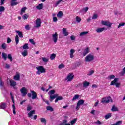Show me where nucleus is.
Listing matches in <instances>:
<instances>
[{"label": "nucleus", "instance_id": "nucleus-1", "mask_svg": "<svg viewBox=\"0 0 125 125\" xmlns=\"http://www.w3.org/2000/svg\"><path fill=\"white\" fill-rule=\"evenodd\" d=\"M55 98H56L55 101V103H57L59 100H63V97L59 96L58 94H56L54 95H50V101L51 102H52V100L55 99Z\"/></svg>", "mask_w": 125, "mask_h": 125}, {"label": "nucleus", "instance_id": "nucleus-2", "mask_svg": "<svg viewBox=\"0 0 125 125\" xmlns=\"http://www.w3.org/2000/svg\"><path fill=\"white\" fill-rule=\"evenodd\" d=\"M94 60V56L92 54H89L86 56L84 59L85 62H91Z\"/></svg>", "mask_w": 125, "mask_h": 125}, {"label": "nucleus", "instance_id": "nucleus-3", "mask_svg": "<svg viewBox=\"0 0 125 125\" xmlns=\"http://www.w3.org/2000/svg\"><path fill=\"white\" fill-rule=\"evenodd\" d=\"M36 69L38 71L36 72L38 75H41V74H42V73H45V69L43 66H39L37 67Z\"/></svg>", "mask_w": 125, "mask_h": 125}, {"label": "nucleus", "instance_id": "nucleus-4", "mask_svg": "<svg viewBox=\"0 0 125 125\" xmlns=\"http://www.w3.org/2000/svg\"><path fill=\"white\" fill-rule=\"evenodd\" d=\"M110 101H111V102H113V100H112V98H111V97H105L103 98L102 103H109Z\"/></svg>", "mask_w": 125, "mask_h": 125}, {"label": "nucleus", "instance_id": "nucleus-5", "mask_svg": "<svg viewBox=\"0 0 125 125\" xmlns=\"http://www.w3.org/2000/svg\"><path fill=\"white\" fill-rule=\"evenodd\" d=\"M84 103V100H80L78 101V102L77 103V106H76V110L78 111V110H80V108H81V105H83Z\"/></svg>", "mask_w": 125, "mask_h": 125}, {"label": "nucleus", "instance_id": "nucleus-6", "mask_svg": "<svg viewBox=\"0 0 125 125\" xmlns=\"http://www.w3.org/2000/svg\"><path fill=\"white\" fill-rule=\"evenodd\" d=\"M36 26H34V28H40L42 25V20L40 18L37 19L36 21Z\"/></svg>", "mask_w": 125, "mask_h": 125}, {"label": "nucleus", "instance_id": "nucleus-7", "mask_svg": "<svg viewBox=\"0 0 125 125\" xmlns=\"http://www.w3.org/2000/svg\"><path fill=\"white\" fill-rule=\"evenodd\" d=\"M102 25L107 26L109 28H110V27L112 26V23L110 22L109 21H102Z\"/></svg>", "mask_w": 125, "mask_h": 125}, {"label": "nucleus", "instance_id": "nucleus-8", "mask_svg": "<svg viewBox=\"0 0 125 125\" xmlns=\"http://www.w3.org/2000/svg\"><path fill=\"white\" fill-rule=\"evenodd\" d=\"M52 40L55 43L57 42V41H58V34L56 32L55 34H52Z\"/></svg>", "mask_w": 125, "mask_h": 125}, {"label": "nucleus", "instance_id": "nucleus-9", "mask_svg": "<svg viewBox=\"0 0 125 125\" xmlns=\"http://www.w3.org/2000/svg\"><path fill=\"white\" fill-rule=\"evenodd\" d=\"M20 91L21 92L22 96H26V95H27V93H28L27 89H26V87H23L21 89Z\"/></svg>", "mask_w": 125, "mask_h": 125}, {"label": "nucleus", "instance_id": "nucleus-10", "mask_svg": "<svg viewBox=\"0 0 125 125\" xmlns=\"http://www.w3.org/2000/svg\"><path fill=\"white\" fill-rule=\"evenodd\" d=\"M31 92L32 93V99L33 100L36 99V98H38V95L37 94V93L35 92V91H31Z\"/></svg>", "mask_w": 125, "mask_h": 125}, {"label": "nucleus", "instance_id": "nucleus-11", "mask_svg": "<svg viewBox=\"0 0 125 125\" xmlns=\"http://www.w3.org/2000/svg\"><path fill=\"white\" fill-rule=\"evenodd\" d=\"M35 114H36V110H33L30 111V112L28 113V118H31V119H33L32 117L33 116V115H35Z\"/></svg>", "mask_w": 125, "mask_h": 125}, {"label": "nucleus", "instance_id": "nucleus-12", "mask_svg": "<svg viewBox=\"0 0 125 125\" xmlns=\"http://www.w3.org/2000/svg\"><path fill=\"white\" fill-rule=\"evenodd\" d=\"M62 34L64 37H67L69 35V32L67 31V29L66 28H63L62 29Z\"/></svg>", "mask_w": 125, "mask_h": 125}, {"label": "nucleus", "instance_id": "nucleus-13", "mask_svg": "<svg viewBox=\"0 0 125 125\" xmlns=\"http://www.w3.org/2000/svg\"><path fill=\"white\" fill-rule=\"evenodd\" d=\"M14 79L15 81H20V73L17 72L16 75L14 77Z\"/></svg>", "mask_w": 125, "mask_h": 125}, {"label": "nucleus", "instance_id": "nucleus-14", "mask_svg": "<svg viewBox=\"0 0 125 125\" xmlns=\"http://www.w3.org/2000/svg\"><path fill=\"white\" fill-rule=\"evenodd\" d=\"M119 82V78H115L113 81L111 82L110 85H115Z\"/></svg>", "mask_w": 125, "mask_h": 125}, {"label": "nucleus", "instance_id": "nucleus-15", "mask_svg": "<svg viewBox=\"0 0 125 125\" xmlns=\"http://www.w3.org/2000/svg\"><path fill=\"white\" fill-rule=\"evenodd\" d=\"M67 79L68 81L71 82L73 79H74V75L72 74H69V75L67 77Z\"/></svg>", "mask_w": 125, "mask_h": 125}, {"label": "nucleus", "instance_id": "nucleus-16", "mask_svg": "<svg viewBox=\"0 0 125 125\" xmlns=\"http://www.w3.org/2000/svg\"><path fill=\"white\" fill-rule=\"evenodd\" d=\"M89 53V49H88V47L86 48L84 50V51L83 53V56H85L87 53Z\"/></svg>", "mask_w": 125, "mask_h": 125}, {"label": "nucleus", "instance_id": "nucleus-17", "mask_svg": "<svg viewBox=\"0 0 125 125\" xmlns=\"http://www.w3.org/2000/svg\"><path fill=\"white\" fill-rule=\"evenodd\" d=\"M104 30H107V29H106V28H105V27L99 28L97 29L96 31L98 33H101V32H103V31H104Z\"/></svg>", "mask_w": 125, "mask_h": 125}, {"label": "nucleus", "instance_id": "nucleus-18", "mask_svg": "<svg viewBox=\"0 0 125 125\" xmlns=\"http://www.w3.org/2000/svg\"><path fill=\"white\" fill-rule=\"evenodd\" d=\"M6 107V104L5 103H1L0 104V109H4Z\"/></svg>", "mask_w": 125, "mask_h": 125}, {"label": "nucleus", "instance_id": "nucleus-19", "mask_svg": "<svg viewBox=\"0 0 125 125\" xmlns=\"http://www.w3.org/2000/svg\"><path fill=\"white\" fill-rule=\"evenodd\" d=\"M10 85L11 86H13V87H14V88H15V85H16L17 83H16V82L13 81V80H10Z\"/></svg>", "mask_w": 125, "mask_h": 125}, {"label": "nucleus", "instance_id": "nucleus-20", "mask_svg": "<svg viewBox=\"0 0 125 125\" xmlns=\"http://www.w3.org/2000/svg\"><path fill=\"white\" fill-rule=\"evenodd\" d=\"M83 87H87V86L89 85L90 83L87 81H84L83 82Z\"/></svg>", "mask_w": 125, "mask_h": 125}, {"label": "nucleus", "instance_id": "nucleus-21", "mask_svg": "<svg viewBox=\"0 0 125 125\" xmlns=\"http://www.w3.org/2000/svg\"><path fill=\"white\" fill-rule=\"evenodd\" d=\"M2 58L6 61V59H7V54L4 52L2 53Z\"/></svg>", "mask_w": 125, "mask_h": 125}, {"label": "nucleus", "instance_id": "nucleus-22", "mask_svg": "<svg viewBox=\"0 0 125 125\" xmlns=\"http://www.w3.org/2000/svg\"><path fill=\"white\" fill-rule=\"evenodd\" d=\"M57 16L58 18H62L63 17V12L60 11L57 15Z\"/></svg>", "mask_w": 125, "mask_h": 125}, {"label": "nucleus", "instance_id": "nucleus-23", "mask_svg": "<svg viewBox=\"0 0 125 125\" xmlns=\"http://www.w3.org/2000/svg\"><path fill=\"white\" fill-rule=\"evenodd\" d=\"M0 87L1 89H3L4 88V83L2 82V81H1V79H0Z\"/></svg>", "mask_w": 125, "mask_h": 125}, {"label": "nucleus", "instance_id": "nucleus-24", "mask_svg": "<svg viewBox=\"0 0 125 125\" xmlns=\"http://www.w3.org/2000/svg\"><path fill=\"white\" fill-rule=\"evenodd\" d=\"M16 33H17V34H18L19 37L20 38H23V32L17 30L16 31Z\"/></svg>", "mask_w": 125, "mask_h": 125}, {"label": "nucleus", "instance_id": "nucleus-25", "mask_svg": "<svg viewBox=\"0 0 125 125\" xmlns=\"http://www.w3.org/2000/svg\"><path fill=\"white\" fill-rule=\"evenodd\" d=\"M43 6V4L42 3L39 4L38 6H36V8L39 9V10H41V9H42V7Z\"/></svg>", "mask_w": 125, "mask_h": 125}, {"label": "nucleus", "instance_id": "nucleus-26", "mask_svg": "<svg viewBox=\"0 0 125 125\" xmlns=\"http://www.w3.org/2000/svg\"><path fill=\"white\" fill-rule=\"evenodd\" d=\"M21 55L23 57H26L28 55V51L27 50H24L23 52L21 53Z\"/></svg>", "mask_w": 125, "mask_h": 125}, {"label": "nucleus", "instance_id": "nucleus-27", "mask_svg": "<svg viewBox=\"0 0 125 125\" xmlns=\"http://www.w3.org/2000/svg\"><path fill=\"white\" fill-rule=\"evenodd\" d=\"M111 111L112 112H117L119 111V109L118 108V107H116L115 105H113L111 108Z\"/></svg>", "mask_w": 125, "mask_h": 125}, {"label": "nucleus", "instance_id": "nucleus-28", "mask_svg": "<svg viewBox=\"0 0 125 125\" xmlns=\"http://www.w3.org/2000/svg\"><path fill=\"white\" fill-rule=\"evenodd\" d=\"M112 117V113H109L106 115L104 117L105 120H108V119H110Z\"/></svg>", "mask_w": 125, "mask_h": 125}, {"label": "nucleus", "instance_id": "nucleus-29", "mask_svg": "<svg viewBox=\"0 0 125 125\" xmlns=\"http://www.w3.org/2000/svg\"><path fill=\"white\" fill-rule=\"evenodd\" d=\"M80 98V95L78 94L75 95L72 99V101H75L76 99H79Z\"/></svg>", "mask_w": 125, "mask_h": 125}, {"label": "nucleus", "instance_id": "nucleus-30", "mask_svg": "<svg viewBox=\"0 0 125 125\" xmlns=\"http://www.w3.org/2000/svg\"><path fill=\"white\" fill-rule=\"evenodd\" d=\"M46 110H47V111H50L51 112H53V111H54L53 108H52V107H51L50 106H47Z\"/></svg>", "mask_w": 125, "mask_h": 125}, {"label": "nucleus", "instance_id": "nucleus-31", "mask_svg": "<svg viewBox=\"0 0 125 125\" xmlns=\"http://www.w3.org/2000/svg\"><path fill=\"white\" fill-rule=\"evenodd\" d=\"M77 121H78V118H75L72 121H71L70 124L71 125H75L76 123L77 122Z\"/></svg>", "mask_w": 125, "mask_h": 125}, {"label": "nucleus", "instance_id": "nucleus-32", "mask_svg": "<svg viewBox=\"0 0 125 125\" xmlns=\"http://www.w3.org/2000/svg\"><path fill=\"white\" fill-rule=\"evenodd\" d=\"M31 110H33V106L30 104L27 105V111L28 112H30V111H31Z\"/></svg>", "mask_w": 125, "mask_h": 125}, {"label": "nucleus", "instance_id": "nucleus-33", "mask_svg": "<svg viewBox=\"0 0 125 125\" xmlns=\"http://www.w3.org/2000/svg\"><path fill=\"white\" fill-rule=\"evenodd\" d=\"M87 34H88V32L87 31H84L83 32H81L80 34V37H83V36H85Z\"/></svg>", "mask_w": 125, "mask_h": 125}, {"label": "nucleus", "instance_id": "nucleus-34", "mask_svg": "<svg viewBox=\"0 0 125 125\" xmlns=\"http://www.w3.org/2000/svg\"><path fill=\"white\" fill-rule=\"evenodd\" d=\"M15 42H16V44H17L18 43H19V37L18 36V35H16L15 36Z\"/></svg>", "mask_w": 125, "mask_h": 125}, {"label": "nucleus", "instance_id": "nucleus-35", "mask_svg": "<svg viewBox=\"0 0 125 125\" xmlns=\"http://www.w3.org/2000/svg\"><path fill=\"white\" fill-rule=\"evenodd\" d=\"M77 87H80V89H82V88H83V84L82 83H78L77 86Z\"/></svg>", "mask_w": 125, "mask_h": 125}, {"label": "nucleus", "instance_id": "nucleus-36", "mask_svg": "<svg viewBox=\"0 0 125 125\" xmlns=\"http://www.w3.org/2000/svg\"><path fill=\"white\" fill-rule=\"evenodd\" d=\"M18 2H15V1H11V6H14V5H17Z\"/></svg>", "mask_w": 125, "mask_h": 125}, {"label": "nucleus", "instance_id": "nucleus-37", "mask_svg": "<svg viewBox=\"0 0 125 125\" xmlns=\"http://www.w3.org/2000/svg\"><path fill=\"white\" fill-rule=\"evenodd\" d=\"M55 57H56V54H52L50 56V60H53L54 59H55Z\"/></svg>", "mask_w": 125, "mask_h": 125}, {"label": "nucleus", "instance_id": "nucleus-38", "mask_svg": "<svg viewBox=\"0 0 125 125\" xmlns=\"http://www.w3.org/2000/svg\"><path fill=\"white\" fill-rule=\"evenodd\" d=\"M108 80H113V79H115V75H111L108 76L107 77Z\"/></svg>", "mask_w": 125, "mask_h": 125}, {"label": "nucleus", "instance_id": "nucleus-39", "mask_svg": "<svg viewBox=\"0 0 125 125\" xmlns=\"http://www.w3.org/2000/svg\"><path fill=\"white\" fill-rule=\"evenodd\" d=\"M22 48H23V49H29V46H28V43H25L24 45H23Z\"/></svg>", "mask_w": 125, "mask_h": 125}, {"label": "nucleus", "instance_id": "nucleus-40", "mask_svg": "<svg viewBox=\"0 0 125 125\" xmlns=\"http://www.w3.org/2000/svg\"><path fill=\"white\" fill-rule=\"evenodd\" d=\"M40 121L41 123H43V124H46V120H45V118H41L40 119Z\"/></svg>", "mask_w": 125, "mask_h": 125}, {"label": "nucleus", "instance_id": "nucleus-41", "mask_svg": "<svg viewBox=\"0 0 125 125\" xmlns=\"http://www.w3.org/2000/svg\"><path fill=\"white\" fill-rule=\"evenodd\" d=\"M123 124V121H118L116 123V124H112V125H121Z\"/></svg>", "mask_w": 125, "mask_h": 125}, {"label": "nucleus", "instance_id": "nucleus-42", "mask_svg": "<svg viewBox=\"0 0 125 125\" xmlns=\"http://www.w3.org/2000/svg\"><path fill=\"white\" fill-rule=\"evenodd\" d=\"M7 45L5 43H3L1 45V48L2 49H6Z\"/></svg>", "mask_w": 125, "mask_h": 125}, {"label": "nucleus", "instance_id": "nucleus-43", "mask_svg": "<svg viewBox=\"0 0 125 125\" xmlns=\"http://www.w3.org/2000/svg\"><path fill=\"white\" fill-rule=\"evenodd\" d=\"M97 17H98V15L96 14H94L92 16V19L95 20V19H97Z\"/></svg>", "mask_w": 125, "mask_h": 125}, {"label": "nucleus", "instance_id": "nucleus-44", "mask_svg": "<svg viewBox=\"0 0 125 125\" xmlns=\"http://www.w3.org/2000/svg\"><path fill=\"white\" fill-rule=\"evenodd\" d=\"M121 77H123V76H125V67H124L123 69V71L121 72Z\"/></svg>", "mask_w": 125, "mask_h": 125}, {"label": "nucleus", "instance_id": "nucleus-45", "mask_svg": "<svg viewBox=\"0 0 125 125\" xmlns=\"http://www.w3.org/2000/svg\"><path fill=\"white\" fill-rule=\"evenodd\" d=\"M7 58L8 59H9L11 62H12L13 59H12V56H11V54H8L7 56Z\"/></svg>", "mask_w": 125, "mask_h": 125}, {"label": "nucleus", "instance_id": "nucleus-46", "mask_svg": "<svg viewBox=\"0 0 125 125\" xmlns=\"http://www.w3.org/2000/svg\"><path fill=\"white\" fill-rule=\"evenodd\" d=\"M10 95L11 96V100L12 101V102H13V104H14V103H15V102H14V97L13 96L12 92L10 93Z\"/></svg>", "mask_w": 125, "mask_h": 125}, {"label": "nucleus", "instance_id": "nucleus-47", "mask_svg": "<svg viewBox=\"0 0 125 125\" xmlns=\"http://www.w3.org/2000/svg\"><path fill=\"white\" fill-rule=\"evenodd\" d=\"M76 21L78 22V23H80V22H81V21H82V19H81V18H80V17H76Z\"/></svg>", "mask_w": 125, "mask_h": 125}, {"label": "nucleus", "instance_id": "nucleus-48", "mask_svg": "<svg viewBox=\"0 0 125 125\" xmlns=\"http://www.w3.org/2000/svg\"><path fill=\"white\" fill-rule=\"evenodd\" d=\"M29 42H31V43H32V44H33L34 45L36 44V42L33 39H29Z\"/></svg>", "mask_w": 125, "mask_h": 125}, {"label": "nucleus", "instance_id": "nucleus-49", "mask_svg": "<svg viewBox=\"0 0 125 125\" xmlns=\"http://www.w3.org/2000/svg\"><path fill=\"white\" fill-rule=\"evenodd\" d=\"M25 29L27 31H29L31 29V26H30V25H26L25 26Z\"/></svg>", "mask_w": 125, "mask_h": 125}, {"label": "nucleus", "instance_id": "nucleus-50", "mask_svg": "<svg viewBox=\"0 0 125 125\" xmlns=\"http://www.w3.org/2000/svg\"><path fill=\"white\" fill-rule=\"evenodd\" d=\"M49 94H50V95H52V94H54L55 93V90H51L49 91Z\"/></svg>", "mask_w": 125, "mask_h": 125}, {"label": "nucleus", "instance_id": "nucleus-51", "mask_svg": "<svg viewBox=\"0 0 125 125\" xmlns=\"http://www.w3.org/2000/svg\"><path fill=\"white\" fill-rule=\"evenodd\" d=\"M93 73H94V71H93V70H91L89 71L88 73L87 74V76H91Z\"/></svg>", "mask_w": 125, "mask_h": 125}, {"label": "nucleus", "instance_id": "nucleus-52", "mask_svg": "<svg viewBox=\"0 0 125 125\" xmlns=\"http://www.w3.org/2000/svg\"><path fill=\"white\" fill-rule=\"evenodd\" d=\"M42 60L43 62L45 63H47L48 62V59H46V58H42Z\"/></svg>", "mask_w": 125, "mask_h": 125}, {"label": "nucleus", "instance_id": "nucleus-53", "mask_svg": "<svg viewBox=\"0 0 125 125\" xmlns=\"http://www.w3.org/2000/svg\"><path fill=\"white\" fill-rule=\"evenodd\" d=\"M29 17V16L27 15L26 14H24L23 16V19L24 20H26V19H27V18Z\"/></svg>", "mask_w": 125, "mask_h": 125}, {"label": "nucleus", "instance_id": "nucleus-54", "mask_svg": "<svg viewBox=\"0 0 125 125\" xmlns=\"http://www.w3.org/2000/svg\"><path fill=\"white\" fill-rule=\"evenodd\" d=\"M61 1H63V0H59L57 1L55 4V6H57V5H58V4H59Z\"/></svg>", "mask_w": 125, "mask_h": 125}, {"label": "nucleus", "instance_id": "nucleus-55", "mask_svg": "<svg viewBox=\"0 0 125 125\" xmlns=\"http://www.w3.org/2000/svg\"><path fill=\"white\" fill-rule=\"evenodd\" d=\"M4 7L3 6H0V12H2V11H4L5 10Z\"/></svg>", "mask_w": 125, "mask_h": 125}, {"label": "nucleus", "instance_id": "nucleus-56", "mask_svg": "<svg viewBox=\"0 0 125 125\" xmlns=\"http://www.w3.org/2000/svg\"><path fill=\"white\" fill-rule=\"evenodd\" d=\"M63 68H64V64L63 63H61L59 66V69H63Z\"/></svg>", "mask_w": 125, "mask_h": 125}, {"label": "nucleus", "instance_id": "nucleus-57", "mask_svg": "<svg viewBox=\"0 0 125 125\" xmlns=\"http://www.w3.org/2000/svg\"><path fill=\"white\" fill-rule=\"evenodd\" d=\"M53 22H57V21H58V19H57V17H54L53 18Z\"/></svg>", "mask_w": 125, "mask_h": 125}, {"label": "nucleus", "instance_id": "nucleus-58", "mask_svg": "<svg viewBox=\"0 0 125 125\" xmlns=\"http://www.w3.org/2000/svg\"><path fill=\"white\" fill-rule=\"evenodd\" d=\"M125 23H120L119 25L118 26V28H121V27H123V26H125Z\"/></svg>", "mask_w": 125, "mask_h": 125}, {"label": "nucleus", "instance_id": "nucleus-59", "mask_svg": "<svg viewBox=\"0 0 125 125\" xmlns=\"http://www.w3.org/2000/svg\"><path fill=\"white\" fill-rule=\"evenodd\" d=\"M26 9H27V8L26 7H24L21 8V11L22 12L25 13V11H26Z\"/></svg>", "mask_w": 125, "mask_h": 125}, {"label": "nucleus", "instance_id": "nucleus-60", "mask_svg": "<svg viewBox=\"0 0 125 125\" xmlns=\"http://www.w3.org/2000/svg\"><path fill=\"white\" fill-rule=\"evenodd\" d=\"M70 39L71 41H75L76 40V37H75V36L72 35L70 37Z\"/></svg>", "mask_w": 125, "mask_h": 125}, {"label": "nucleus", "instance_id": "nucleus-61", "mask_svg": "<svg viewBox=\"0 0 125 125\" xmlns=\"http://www.w3.org/2000/svg\"><path fill=\"white\" fill-rule=\"evenodd\" d=\"M10 42H11V39L9 37H8L7 39V43H10Z\"/></svg>", "mask_w": 125, "mask_h": 125}, {"label": "nucleus", "instance_id": "nucleus-62", "mask_svg": "<svg viewBox=\"0 0 125 125\" xmlns=\"http://www.w3.org/2000/svg\"><path fill=\"white\" fill-rule=\"evenodd\" d=\"M115 85L116 87H120V86H121V83L117 82Z\"/></svg>", "mask_w": 125, "mask_h": 125}, {"label": "nucleus", "instance_id": "nucleus-63", "mask_svg": "<svg viewBox=\"0 0 125 125\" xmlns=\"http://www.w3.org/2000/svg\"><path fill=\"white\" fill-rule=\"evenodd\" d=\"M94 124H95L96 125H101V122H100L99 120H98L97 122H94Z\"/></svg>", "mask_w": 125, "mask_h": 125}, {"label": "nucleus", "instance_id": "nucleus-64", "mask_svg": "<svg viewBox=\"0 0 125 125\" xmlns=\"http://www.w3.org/2000/svg\"><path fill=\"white\" fill-rule=\"evenodd\" d=\"M75 51H76L74 49H71L70 50V54H74L75 53Z\"/></svg>", "mask_w": 125, "mask_h": 125}]
</instances>
